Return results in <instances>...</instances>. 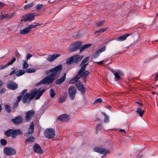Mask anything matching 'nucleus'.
I'll use <instances>...</instances> for the list:
<instances>
[{
    "instance_id": "obj_62",
    "label": "nucleus",
    "mask_w": 158,
    "mask_h": 158,
    "mask_svg": "<svg viewBox=\"0 0 158 158\" xmlns=\"http://www.w3.org/2000/svg\"><path fill=\"white\" fill-rule=\"evenodd\" d=\"M25 2V3H27V1H26Z\"/></svg>"
},
{
    "instance_id": "obj_1",
    "label": "nucleus",
    "mask_w": 158,
    "mask_h": 158,
    "mask_svg": "<svg viewBox=\"0 0 158 158\" xmlns=\"http://www.w3.org/2000/svg\"><path fill=\"white\" fill-rule=\"evenodd\" d=\"M45 89H35L30 91L28 93H25L27 91V89L23 90L20 95L17 97V99H39L44 93Z\"/></svg>"
},
{
    "instance_id": "obj_32",
    "label": "nucleus",
    "mask_w": 158,
    "mask_h": 158,
    "mask_svg": "<svg viewBox=\"0 0 158 158\" xmlns=\"http://www.w3.org/2000/svg\"><path fill=\"white\" fill-rule=\"evenodd\" d=\"M101 114L102 115H104L105 118L104 119V121L105 123H107L109 121V117L104 112H102Z\"/></svg>"
},
{
    "instance_id": "obj_56",
    "label": "nucleus",
    "mask_w": 158,
    "mask_h": 158,
    "mask_svg": "<svg viewBox=\"0 0 158 158\" xmlns=\"http://www.w3.org/2000/svg\"><path fill=\"white\" fill-rule=\"evenodd\" d=\"M119 131L125 133V131L124 130H123V129H120L119 130Z\"/></svg>"
},
{
    "instance_id": "obj_10",
    "label": "nucleus",
    "mask_w": 158,
    "mask_h": 158,
    "mask_svg": "<svg viewBox=\"0 0 158 158\" xmlns=\"http://www.w3.org/2000/svg\"><path fill=\"white\" fill-rule=\"evenodd\" d=\"M88 64L87 63L83 65L81 67V69L79 70L78 73H79L80 71L81 72L80 74H79V77H80V78L81 76L85 77L89 74L88 71L85 70L86 67Z\"/></svg>"
},
{
    "instance_id": "obj_34",
    "label": "nucleus",
    "mask_w": 158,
    "mask_h": 158,
    "mask_svg": "<svg viewBox=\"0 0 158 158\" xmlns=\"http://www.w3.org/2000/svg\"><path fill=\"white\" fill-rule=\"evenodd\" d=\"M89 59V57L88 56L84 59L81 63V65L82 66L83 65L85 64L88 60Z\"/></svg>"
},
{
    "instance_id": "obj_54",
    "label": "nucleus",
    "mask_w": 158,
    "mask_h": 158,
    "mask_svg": "<svg viewBox=\"0 0 158 158\" xmlns=\"http://www.w3.org/2000/svg\"><path fill=\"white\" fill-rule=\"evenodd\" d=\"M3 84V83L2 81L0 79V88L2 85Z\"/></svg>"
},
{
    "instance_id": "obj_4",
    "label": "nucleus",
    "mask_w": 158,
    "mask_h": 158,
    "mask_svg": "<svg viewBox=\"0 0 158 158\" xmlns=\"http://www.w3.org/2000/svg\"><path fill=\"white\" fill-rule=\"evenodd\" d=\"M62 68V66L61 64H59L54 68L50 69L48 72V73H51L53 74L54 77H58L60 74V71Z\"/></svg>"
},
{
    "instance_id": "obj_52",
    "label": "nucleus",
    "mask_w": 158,
    "mask_h": 158,
    "mask_svg": "<svg viewBox=\"0 0 158 158\" xmlns=\"http://www.w3.org/2000/svg\"><path fill=\"white\" fill-rule=\"evenodd\" d=\"M104 60H102L99 62H95L97 63L98 64L100 65L103 64Z\"/></svg>"
},
{
    "instance_id": "obj_50",
    "label": "nucleus",
    "mask_w": 158,
    "mask_h": 158,
    "mask_svg": "<svg viewBox=\"0 0 158 158\" xmlns=\"http://www.w3.org/2000/svg\"><path fill=\"white\" fill-rule=\"evenodd\" d=\"M107 27H105V28H103L101 29V32H103L104 31H105L107 29Z\"/></svg>"
},
{
    "instance_id": "obj_14",
    "label": "nucleus",
    "mask_w": 158,
    "mask_h": 158,
    "mask_svg": "<svg viewBox=\"0 0 158 158\" xmlns=\"http://www.w3.org/2000/svg\"><path fill=\"white\" fill-rule=\"evenodd\" d=\"M76 89L74 86H71L69 88V94L71 99H74L75 97Z\"/></svg>"
},
{
    "instance_id": "obj_13",
    "label": "nucleus",
    "mask_w": 158,
    "mask_h": 158,
    "mask_svg": "<svg viewBox=\"0 0 158 158\" xmlns=\"http://www.w3.org/2000/svg\"><path fill=\"white\" fill-rule=\"evenodd\" d=\"M111 71L113 73L115 76V81H118L120 78V75L121 74L122 71L119 70H114L113 69H111Z\"/></svg>"
},
{
    "instance_id": "obj_25",
    "label": "nucleus",
    "mask_w": 158,
    "mask_h": 158,
    "mask_svg": "<svg viewBox=\"0 0 158 158\" xmlns=\"http://www.w3.org/2000/svg\"><path fill=\"white\" fill-rule=\"evenodd\" d=\"M131 34H127L120 36L116 39V40L118 41H122L125 40Z\"/></svg>"
},
{
    "instance_id": "obj_30",
    "label": "nucleus",
    "mask_w": 158,
    "mask_h": 158,
    "mask_svg": "<svg viewBox=\"0 0 158 158\" xmlns=\"http://www.w3.org/2000/svg\"><path fill=\"white\" fill-rule=\"evenodd\" d=\"M91 45L92 44H87L84 45L82 47L81 46L79 48L80 52H82L83 50L89 48Z\"/></svg>"
},
{
    "instance_id": "obj_47",
    "label": "nucleus",
    "mask_w": 158,
    "mask_h": 158,
    "mask_svg": "<svg viewBox=\"0 0 158 158\" xmlns=\"http://www.w3.org/2000/svg\"><path fill=\"white\" fill-rule=\"evenodd\" d=\"M102 102V99H96L95 101L94 102V103H100Z\"/></svg>"
},
{
    "instance_id": "obj_31",
    "label": "nucleus",
    "mask_w": 158,
    "mask_h": 158,
    "mask_svg": "<svg viewBox=\"0 0 158 158\" xmlns=\"http://www.w3.org/2000/svg\"><path fill=\"white\" fill-rule=\"evenodd\" d=\"M136 112L138 114H139L140 117H142L144 112V110H142L140 108H137Z\"/></svg>"
},
{
    "instance_id": "obj_28",
    "label": "nucleus",
    "mask_w": 158,
    "mask_h": 158,
    "mask_svg": "<svg viewBox=\"0 0 158 158\" xmlns=\"http://www.w3.org/2000/svg\"><path fill=\"white\" fill-rule=\"evenodd\" d=\"M81 72L80 71L79 73H78V75L76 77L70 81V84H74L78 81V80L80 78V77H79V74H80Z\"/></svg>"
},
{
    "instance_id": "obj_37",
    "label": "nucleus",
    "mask_w": 158,
    "mask_h": 158,
    "mask_svg": "<svg viewBox=\"0 0 158 158\" xmlns=\"http://www.w3.org/2000/svg\"><path fill=\"white\" fill-rule=\"evenodd\" d=\"M35 138L33 136H31L27 139L26 140V142H28L29 143L33 142L34 141Z\"/></svg>"
},
{
    "instance_id": "obj_18",
    "label": "nucleus",
    "mask_w": 158,
    "mask_h": 158,
    "mask_svg": "<svg viewBox=\"0 0 158 158\" xmlns=\"http://www.w3.org/2000/svg\"><path fill=\"white\" fill-rule=\"evenodd\" d=\"M105 49L106 47L105 46H104L98 50L93 54V58H97L99 56L100 54L102 52L105 51Z\"/></svg>"
},
{
    "instance_id": "obj_33",
    "label": "nucleus",
    "mask_w": 158,
    "mask_h": 158,
    "mask_svg": "<svg viewBox=\"0 0 158 158\" xmlns=\"http://www.w3.org/2000/svg\"><path fill=\"white\" fill-rule=\"evenodd\" d=\"M33 4L34 3L32 2L30 3L25 5L24 6V9H29L32 7V6L33 5Z\"/></svg>"
},
{
    "instance_id": "obj_63",
    "label": "nucleus",
    "mask_w": 158,
    "mask_h": 158,
    "mask_svg": "<svg viewBox=\"0 0 158 158\" xmlns=\"http://www.w3.org/2000/svg\"><path fill=\"white\" fill-rule=\"evenodd\" d=\"M156 87H158V85H156Z\"/></svg>"
},
{
    "instance_id": "obj_7",
    "label": "nucleus",
    "mask_w": 158,
    "mask_h": 158,
    "mask_svg": "<svg viewBox=\"0 0 158 158\" xmlns=\"http://www.w3.org/2000/svg\"><path fill=\"white\" fill-rule=\"evenodd\" d=\"M81 45V43L80 42L74 43L72 44L68 50L69 52H75L77 50L79 49V48Z\"/></svg>"
},
{
    "instance_id": "obj_42",
    "label": "nucleus",
    "mask_w": 158,
    "mask_h": 158,
    "mask_svg": "<svg viewBox=\"0 0 158 158\" xmlns=\"http://www.w3.org/2000/svg\"><path fill=\"white\" fill-rule=\"evenodd\" d=\"M0 143L2 145H5L6 144L7 141L6 140L2 139L0 140Z\"/></svg>"
},
{
    "instance_id": "obj_49",
    "label": "nucleus",
    "mask_w": 158,
    "mask_h": 158,
    "mask_svg": "<svg viewBox=\"0 0 158 158\" xmlns=\"http://www.w3.org/2000/svg\"><path fill=\"white\" fill-rule=\"evenodd\" d=\"M6 89L4 88H2L1 90L0 93L2 94L5 93L6 91Z\"/></svg>"
},
{
    "instance_id": "obj_55",
    "label": "nucleus",
    "mask_w": 158,
    "mask_h": 158,
    "mask_svg": "<svg viewBox=\"0 0 158 158\" xmlns=\"http://www.w3.org/2000/svg\"><path fill=\"white\" fill-rule=\"evenodd\" d=\"M95 33H102L101 32V29L99 30H97V31H96L95 32Z\"/></svg>"
},
{
    "instance_id": "obj_44",
    "label": "nucleus",
    "mask_w": 158,
    "mask_h": 158,
    "mask_svg": "<svg viewBox=\"0 0 158 158\" xmlns=\"http://www.w3.org/2000/svg\"><path fill=\"white\" fill-rule=\"evenodd\" d=\"M21 100V99H17L16 102L14 103L13 106L14 108H16L17 107Z\"/></svg>"
},
{
    "instance_id": "obj_61",
    "label": "nucleus",
    "mask_w": 158,
    "mask_h": 158,
    "mask_svg": "<svg viewBox=\"0 0 158 158\" xmlns=\"http://www.w3.org/2000/svg\"><path fill=\"white\" fill-rule=\"evenodd\" d=\"M152 93H153V94H156V92H152Z\"/></svg>"
},
{
    "instance_id": "obj_21",
    "label": "nucleus",
    "mask_w": 158,
    "mask_h": 158,
    "mask_svg": "<svg viewBox=\"0 0 158 158\" xmlns=\"http://www.w3.org/2000/svg\"><path fill=\"white\" fill-rule=\"evenodd\" d=\"M7 87L10 89L15 90L16 89L18 86L17 84L13 82H10L7 84Z\"/></svg>"
},
{
    "instance_id": "obj_58",
    "label": "nucleus",
    "mask_w": 158,
    "mask_h": 158,
    "mask_svg": "<svg viewBox=\"0 0 158 158\" xmlns=\"http://www.w3.org/2000/svg\"><path fill=\"white\" fill-rule=\"evenodd\" d=\"M3 6V4L0 2V7L2 6Z\"/></svg>"
},
{
    "instance_id": "obj_40",
    "label": "nucleus",
    "mask_w": 158,
    "mask_h": 158,
    "mask_svg": "<svg viewBox=\"0 0 158 158\" xmlns=\"http://www.w3.org/2000/svg\"><path fill=\"white\" fill-rule=\"evenodd\" d=\"M5 108L6 111L8 113H10L11 112L10 107L9 105H6L5 106Z\"/></svg>"
},
{
    "instance_id": "obj_57",
    "label": "nucleus",
    "mask_w": 158,
    "mask_h": 158,
    "mask_svg": "<svg viewBox=\"0 0 158 158\" xmlns=\"http://www.w3.org/2000/svg\"><path fill=\"white\" fill-rule=\"evenodd\" d=\"M136 103H138V104H139V105H142V103L141 102H136Z\"/></svg>"
},
{
    "instance_id": "obj_64",
    "label": "nucleus",
    "mask_w": 158,
    "mask_h": 158,
    "mask_svg": "<svg viewBox=\"0 0 158 158\" xmlns=\"http://www.w3.org/2000/svg\"><path fill=\"white\" fill-rule=\"evenodd\" d=\"M156 16H158V13L157 14H156Z\"/></svg>"
},
{
    "instance_id": "obj_8",
    "label": "nucleus",
    "mask_w": 158,
    "mask_h": 158,
    "mask_svg": "<svg viewBox=\"0 0 158 158\" xmlns=\"http://www.w3.org/2000/svg\"><path fill=\"white\" fill-rule=\"evenodd\" d=\"M46 137L49 139L53 138L55 135V131L52 128H47L44 132Z\"/></svg>"
},
{
    "instance_id": "obj_36",
    "label": "nucleus",
    "mask_w": 158,
    "mask_h": 158,
    "mask_svg": "<svg viewBox=\"0 0 158 158\" xmlns=\"http://www.w3.org/2000/svg\"><path fill=\"white\" fill-rule=\"evenodd\" d=\"M25 71L28 73H32L35 72L36 70L33 68H29L26 69Z\"/></svg>"
},
{
    "instance_id": "obj_16",
    "label": "nucleus",
    "mask_w": 158,
    "mask_h": 158,
    "mask_svg": "<svg viewBox=\"0 0 158 158\" xmlns=\"http://www.w3.org/2000/svg\"><path fill=\"white\" fill-rule=\"evenodd\" d=\"M60 56V54L56 53L53 54L52 55H49L47 58V60L50 62H52L54 61Z\"/></svg>"
},
{
    "instance_id": "obj_53",
    "label": "nucleus",
    "mask_w": 158,
    "mask_h": 158,
    "mask_svg": "<svg viewBox=\"0 0 158 158\" xmlns=\"http://www.w3.org/2000/svg\"><path fill=\"white\" fill-rule=\"evenodd\" d=\"M15 73V70H14L11 72L10 75H11L13 74H14Z\"/></svg>"
},
{
    "instance_id": "obj_17",
    "label": "nucleus",
    "mask_w": 158,
    "mask_h": 158,
    "mask_svg": "<svg viewBox=\"0 0 158 158\" xmlns=\"http://www.w3.org/2000/svg\"><path fill=\"white\" fill-rule=\"evenodd\" d=\"M34 151L36 153L41 154L43 153V150L40 145L37 143H35L33 147Z\"/></svg>"
},
{
    "instance_id": "obj_26",
    "label": "nucleus",
    "mask_w": 158,
    "mask_h": 158,
    "mask_svg": "<svg viewBox=\"0 0 158 158\" xmlns=\"http://www.w3.org/2000/svg\"><path fill=\"white\" fill-rule=\"evenodd\" d=\"M12 121L15 124H18L23 121V119L20 116H18L15 119H12Z\"/></svg>"
},
{
    "instance_id": "obj_23",
    "label": "nucleus",
    "mask_w": 158,
    "mask_h": 158,
    "mask_svg": "<svg viewBox=\"0 0 158 158\" xmlns=\"http://www.w3.org/2000/svg\"><path fill=\"white\" fill-rule=\"evenodd\" d=\"M66 73H65L63 76L60 78L56 80L55 81L56 84L57 85H60L63 83L66 79Z\"/></svg>"
},
{
    "instance_id": "obj_43",
    "label": "nucleus",
    "mask_w": 158,
    "mask_h": 158,
    "mask_svg": "<svg viewBox=\"0 0 158 158\" xmlns=\"http://www.w3.org/2000/svg\"><path fill=\"white\" fill-rule=\"evenodd\" d=\"M96 132H97V131L99 130L102 128V126L101 124H98L96 126Z\"/></svg>"
},
{
    "instance_id": "obj_38",
    "label": "nucleus",
    "mask_w": 158,
    "mask_h": 158,
    "mask_svg": "<svg viewBox=\"0 0 158 158\" xmlns=\"http://www.w3.org/2000/svg\"><path fill=\"white\" fill-rule=\"evenodd\" d=\"M48 102V101H47V102H45V104L44 105H42V106L41 109L42 110H44V111H45L47 109V103Z\"/></svg>"
},
{
    "instance_id": "obj_11",
    "label": "nucleus",
    "mask_w": 158,
    "mask_h": 158,
    "mask_svg": "<svg viewBox=\"0 0 158 158\" xmlns=\"http://www.w3.org/2000/svg\"><path fill=\"white\" fill-rule=\"evenodd\" d=\"M35 16V15L33 13L25 15L23 17V19L21 20V21L26 22L32 21L34 19Z\"/></svg>"
},
{
    "instance_id": "obj_6",
    "label": "nucleus",
    "mask_w": 158,
    "mask_h": 158,
    "mask_svg": "<svg viewBox=\"0 0 158 158\" xmlns=\"http://www.w3.org/2000/svg\"><path fill=\"white\" fill-rule=\"evenodd\" d=\"M35 25H29L24 29L21 30L20 31V33L21 34H26L28 33L32 28L35 27L37 26L40 25V24L38 23H36Z\"/></svg>"
},
{
    "instance_id": "obj_9",
    "label": "nucleus",
    "mask_w": 158,
    "mask_h": 158,
    "mask_svg": "<svg viewBox=\"0 0 158 158\" xmlns=\"http://www.w3.org/2000/svg\"><path fill=\"white\" fill-rule=\"evenodd\" d=\"M3 152L7 156H11L16 154V151L13 148L6 147L4 148Z\"/></svg>"
},
{
    "instance_id": "obj_15",
    "label": "nucleus",
    "mask_w": 158,
    "mask_h": 158,
    "mask_svg": "<svg viewBox=\"0 0 158 158\" xmlns=\"http://www.w3.org/2000/svg\"><path fill=\"white\" fill-rule=\"evenodd\" d=\"M35 114L34 111L32 110H31L25 113V118L26 120L29 121L33 117Z\"/></svg>"
},
{
    "instance_id": "obj_48",
    "label": "nucleus",
    "mask_w": 158,
    "mask_h": 158,
    "mask_svg": "<svg viewBox=\"0 0 158 158\" xmlns=\"http://www.w3.org/2000/svg\"><path fill=\"white\" fill-rule=\"evenodd\" d=\"M32 56L30 54H28L26 57L27 60H28Z\"/></svg>"
},
{
    "instance_id": "obj_5",
    "label": "nucleus",
    "mask_w": 158,
    "mask_h": 158,
    "mask_svg": "<svg viewBox=\"0 0 158 158\" xmlns=\"http://www.w3.org/2000/svg\"><path fill=\"white\" fill-rule=\"evenodd\" d=\"M22 133L20 130L9 129L5 132V134L8 137L11 136L13 138H15L16 135H20Z\"/></svg>"
},
{
    "instance_id": "obj_3",
    "label": "nucleus",
    "mask_w": 158,
    "mask_h": 158,
    "mask_svg": "<svg viewBox=\"0 0 158 158\" xmlns=\"http://www.w3.org/2000/svg\"><path fill=\"white\" fill-rule=\"evenodd\" d=\"M83 57V56H80L78 55H75L68 58L66 62L68 64H72L73 63L78 64Z\"/></svg>"
},
{
    "instance_id": "obj_19",
    "label": "nucleus",
    "mask_w": 158,
    "mask_h": 158,
    "mask_svg": "<svg viewBox=\"0 0 158 158\" xmlns=\"http://www.w3.org/2000/svg\"><path fill=\"white\" fill-rule=\"evenodd\" d=\"M14 15V12H12L10 14L5 13L3 15H1L0 16V19H9L12 18Z\"/></svg>"
},
{
    "instance_id": "obj_24",
    "label": "nucleus",
    "mask_w": 158,
    "mask_h": 158,
    "mask_svg": "<svg viewBox=\"0 0 158 158\" xmlns=\"http://www.w3.org/2000/svg\"><path fill=\"white\" fill-rule=\"evenodd\" d=\"M16 60V58L15 57H14L13 58L11 61L9 62L6 64L2 66L0 65V69H2L6 68L7 66L12 65L13 64Z\"/></svg>"
},
{
    "instance_id": "obj_20",
    "label": "nucleus",
    "mask_w": 158,
    "mask_h": 158,
    "mask_svg": "<svg viewBox=\"0 0 158 158\" xmlns=\"http://www.w3.org/2000/svg\"><path fill=\"white\" fill-rule=\"evenodd\" d=\"M57 119L63 122H66L69 120V117L68 115L64 114L59 116Z\"/></svg>"
},
{
    "instance_id": "obj_22",
    "label": "nucleus",
    "mask_w": 158,
    "mask_h": 158,
    "mask_svg": "<svg viewBox=\"0 0 158 158\" xmlns=\"http://www.w3.org/2000/svg\"><path fill=\"white\" fill-rule=\"evenodd\" d=\"M76 86L78 90L80 91L81 92H84L85 89L84 86L81 82L78 81L76 84Z\"/></svg>"
},
{
    "instance_id": "obj_41",
    "label": "nucleus",
    "mask_w": 158,
    "mask_h": 158,
    "mask_svg": "<svg viewBox=\"0 0 158 158\" xmlns=\"http://www.w3.org/2000/svg\"><path fill=\"white\" fill-rule=\"evenodd\" d=\"M104 21L102 20L96 23L98 27H101L103 26L104 24Z\"/></svg>"
},
{
    "instance_id": "obj_51",
    "label": "nucleus",
    "mask_w": 158,
    "mask_h": 158,
    "mask_svg": "<svg viewBox=\"0 0 158 158\" xmlns=\"http://www.w3.org/2000/svg\"><path fill=\"white\" fill-rule=\"evenodd\" d=\"M65 99H58V102L59 103H61L65 101Z\"/></svg>"
},
{
    "instance_id": "obj_35",
    "label": "nucleus",
    "mask_w": 158,
    "mask_h": 158,
    "mask_svg": "<svg viewBox=\"0 0 158 158\" xmlns=\"http://www.w3.org/2000/svg\"><path fill=\"white\" fill-rule=\"evenodd\" d=\"M28 65L26 60H23V69H26L28 68Z\"/></svg>"
},
{
    "instance_id": "obj_45",
    "label": "nucleus",
    "mask_w": 158,
    "mask_h": 158,
    "mask_svg": "<svg viewBox=\"0 0 158 158\" xmlns=\"http://www.w3.org/2000/svg\"><path fill=\"white\" fill-rule=\"evenodd\" d=\"M43 6L44 5L42 4H38L36 6V9L38 10H39L41 9Z\"/></svg>"
},
{
    "instance_id": "obj_39",
    "label": "nucleus",
    "mask_w": 158,
    "mask_h": 158,
    "mask_svg": "<svg viewBox=\"0 0 158 158\" xmlns=\"http://www.w3.org/2000/svg\"><path fill=\"white\" fill-rule=\"evenodd\" d=\"M50 93L51 98H53L55 94V92L53 89H51L50 90Z\"/></svg>"
},
{
    "instance_id": "obj_46",
    "label": "nucleus",
    "mask_w": 158,
    "mask_h": 158,
    "mask_svg": "<svg viewBox=\"0 0 158 158\" xmlns=\"http://www.w3.org/2000/svg\"><path fill=\"white\" fill-rule=\"evenodd\" d=\"M22 102L23 103H24L27 102L28 103H29L30 102L31 100L32 99H22Z\"/></svg>"
},
{
    "instance_id": "obj_27",
    "label": "nucleus",
    "mask_w": 158,
    "mask_h": 158,
    "mask_svg": "<svg viewBox=\"0 0 158 158\" xmlns=\"http://www.w3.org/2000/svg\"><path fill=\"white\" fill-rule=\"evenodd\" d=\"M34 124L33 122H31V124L30 126L28 129V132L27 133V134H32L34 131Z\"/></svg>"
},
{
    "instance_id": "obj_60",
    "label": "nucleus",
    "mask_w": 158,
    "mask_h": 158,
    "mask_svg": "<svg viewBox=\"0 0 158 158\" xmlns=\"http://www.w3.org/2000/svg\"><path fill=\"white\" fill-rule=\"evenodd\" d=\"M156 77L158 78V73L156 75Z\"/></svg>"
},
{
    "instance_id": "obj_2",
    "label": "nucleus",
    "mask_w": 158,
    "mask_h": 158,
    "mask_svg": "<svg viewBox=\"0 0 158 158\" xmlns=\"http://www.w3.org/2000/svg\"><path fill=\"white\" fill-rule=\"evenodd\" d=\"M55 77L53 76V74L51 73L37 83L36 86H38L42 84L44 85L51 84L54 81Z\"/></svg>"
},
{
    "instance_id": "obj_12",
    "label": "nucleus",
    "mask_w": 158,
    "mask_h": 158,
    "mask_svg": "<svg viewBox=\"0 0 158 158\" xmlns=\"http://www.w3.org/2000/svg\"><path fill=\"white\" fill-rule=\"evenodd\" d=\"M94 151L102 154H106L109 153V151L105 148L95 147L93 149Z\"/></svg>"
},
{
    "instance_id": "obj_59",
    "label": "nucleus",
    "mask_w": 158,
    "mask_h": 158,
    "mask_svg": "<svg viewBox=\"0 0 158 158\" xmlns=\"http://www.w3.org/2000/svg\"><path fill=\"white\" fill-rule=\"evenodd\" d=\"M2 110V107L1 105H0V112H1Z\"/></svg>"
},
{
    "instance_id": "obj_29",
    "label": "nucleus",
    "mask_w": 158,
    "mask_h": 158,
    "mask_svg": "<svg viewBox=\"0 0 158 158\" xmlns=\"http://www.w3.org/2000/svg\"><path fill=\"white\" fill-rule=\"evenodd\" d=\"M25 73V71L24 70L20 69L17 70L15 72V74L17 76L19 77L21 76L24 74Z\"/></svg>"
}]
</instances>
